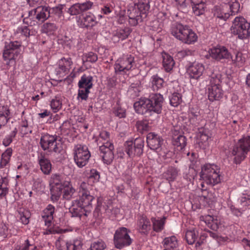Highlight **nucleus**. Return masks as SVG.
<instances>
[{"mask_svg":"<svg viewBox=\"0 0 250 250\" xmlns=\"http://www.w3.org/2000/svg\"><path fill=\"white\" fill-rule=\"evenodd\" d=\"M89 185L85 182L81 183L79 188V200L72 201L69 211L72 217L88 216L92 209V202L94 197L88 190Z\"/></svg>","mask_w":250,"mask_h":250,"instance_id":"f257e3e1","label":"nucleus"},{"mask_svg":"<svg viewBox=\"0 0 250 250\" xmlns=\"http://www.w3.org/2000/svg\"><path fill=\"white\" fill-rule=\"evenodd\" d=\"M200 177L206 184L215 186L222 180L220 167L214 164H205L201 167Z\"/></svg>","mask_w":250,"mask_h":250,"instance_id":"f03ea898","label":"nucleus"},{"mask_svg":"<svg viewBox=\"0 0 250 250\" xmlns=\"http://www.w3.org/2000/svg\"><path fill=\"white\" fill-rule=\"evenodd\" d=\"M50 10L47 6H38L29 11L28 16L23 19V22L30 26L38 25L39 22H43L49 17Z\"/></svg>","mask_w":250,"mask_h":250,"instance_id":"7ed1b4c3","label":"nucleus"},{"mask_svg":"<svg viewBox=\"0 0 250 250\" xmlns=\"http://www.w3.org/2000/svg\"><path fill=\"white\" fill-rule=\"evenodd\" d=\"M250 150V136L240 139L230 151V156H234V163L240 164L245 159Z\"/></svg>","mask_w":250,"mask_h":250,"instance_id":"20e7f679","label":"nucleus"},{"mask_svg":"<svg viewBox=\"0 0 250 250\" xmlns=\"http://www.w3.org/2000/svg\"><path fill=\"white\" fill-rule=\"evenodd\" d=\"M150 6L148 2L139 1L135 4L133 8L129 10L128 17L129 24L132 26L136 25L146 18Z\"/></svg>","mask_w":250,"mask_h":250,"instance_id":"39448f33","label":"nucleus"},{"mask_svg":"<svg viewBox=\"0 0 250 250\" xmlns=\"http://www.w3.org/2000/svg\"><path fill=\"white\" fill-rule=\"evenodd\" d=\"M231 31L239 39H247L250 36V23L242 16L236 17L232 22Z\"/></svg>","mask_w":250,"mask_h":250,"instance_id":"423d86ee","label":"nucleus"},{"mask_svg":"<svg viewBox=\"0 0 250 250\" xmlns=\"http://www.w3.org/2000/svg\"><path fill=\"white\" fill-rule=\"evenodd\" d=\"M221 76L219 74H213L210 79L208 87V97L210 101L219 100L223 97V91L220 84Z\"/></svg>","mask_w":250,"mask_h":250,"instance_id":"0eeeda50","label":"nucleus"},{"mask_svg":"<svg viewBox=\"0 0 250 250\" xmlns=\"http://www.w3.org/2000/svg\"><path fill=\"white\" fill-rule=\"evenodd\" d=\"M135 67L134 57L130 55H124L119 58L114 65L116 75H125Z\"/></svg>","mask_w":250,"mask_h":250,"instance_id":"6e6552de","label":"nucleus"},{"mask_svg":"<svg viewBox=\"0 0 250 250\" xmlns=\"http://www.w3.org/2000/svg\"><path fill=\"white\" fill-rule=\"evenodd\" d=\"M129 233L130 230L125 227L120 228L115 231L113 242L116 248L122 249L132 244L133 240L131 238Z\"/></svg>","mask_w":250,"mask_h":250,"instance_id":"1a4fd4ad","label":"nucleus"},{"mask_svg":"<svg viewBox=\"0 0 250 250\" xmlns=\"http://www.w3.org/2000/svg\"><path fill=\"white\" fill-rule=\"evenodd\" d=\"M93 77L90 75H83L78 83L79 87L77 99L79 101H86L90 93V89L93 86Z\"/></svg>","mask_w":250,"mask_h":250,"instance_id":"9d476101","label":"nucleus"},{"mask_svg":"<svg viewBox=\"0 0 250 250\" xmlns=\"http://www.w3.org/2000/svg\"><path fill=\"white\" fill-rule=\"evenodd\" d=\"M146 142L149 148L155 150L160 156L167 158V155H169V151L162 147L163 139L160 136L154 132H150L147 135Z\"/></svg>","mask_w":250,"mask_h":250,"instance_id":"9b49d317","label":"nucleus"},{"mask_svg":"<svg viewBox=\"0 0 250 250\" xmlns=\"http://www.w3.org/2000/svg\"><path fill=\"white\" fill-rule=\"evenodd\" d=\"M74 160L76 165L80 168L87 165L91 156L90 152L86 146L78 144L73 149Z\"/></svg>","mask_w":250,"mask_h":250,"instance_id":"f8f14e48","label":"nucleus"},{"mask_svg":"<svg viewBox=\"0 0 250 250\" xmlns=\"http://www.w3.org/2000/svg\"><path fill=\"white\" fill-rule=\"evenodd\" d=\"M40 145L43 150L49 152L58 153L60 151V145L58 141V136L48 134H42L40 139Z\"/></svg>","mask_w":250,"mask_h":250,"instance_id":"ddd939ff","label":"nucleus"},{"mask_svg":"<svg viewBox=\"0 0 250 250\" xmlns=\"http://www.w3.org/2000/svg\"><path fill=\"white\" fill-rule=\"evenodd\" d=\"M21 46L20 42H11L5 44L3 52V58L6 62V64L9 65L11 62H14L20 55L19 47Z\"/></svg>","mask_w":250,"mask_h":250,"instance_id":"4468645a","label":"nucleus"},{"mask_svg":"<svg viewBox=\"0 0 250 250\" xmlns=\"http://www.w3.org/2000/svg\"><path fill=\"white\" fill-rule=\"evenodd\" d=\"M63 181L59 174L52 175L50 180L51 199L53 202H57L60 199L62 190Z\"/></svg>","mask_w":250,"mask_h":250,"instance_id":"2eb2a0df","label":"nucleus"},{"mask_svg":"<svg viewBox=\"0 0 250 250\" xmlns=\"http://www.w3.org/2000/svg\"><path fill=\"white\" fill-rule=\"evenodd\" d=\"M125 151L129 157L140 156L143 152L144 141L142 138H136L134 142L126 141L125 144Z\"/></svg>","mask_w":250,"mask_h":250,"instance_id":"dca6fc26","label":"nucleus"},{"mask_svg":"<svg viewBox=\"0 0 250 250\" xmlns=\"http://www.w3.org/2000/svg\"><path fill=\"white\" fill-rule=\"evenodd\" d=\"M205 71L204 65L202 63L193 62L187 67L186 75L190 79L198 80Z\"/></svg>","mask_w":250,"mask_h":250,"instance_id":"f3484780","label":"nucleus"},{"mask_svg":"<svg viewBox=\"0 0 250 250\" xmlns=\"http://www.w3.org/2000/svg\"><path fill=\"white\" fill-rule=\"evenodd\" d=\"M209 56L217 61L222 59L231 58V55L228 49L221 45H217L210 48L208 51Z\"/></svg>","mask_w":250,"mask_h":250,"instance_id":"a211bd4d","label":"nucleus"},{"mask_svg":"<svg viewBox=\"0 0 250 250\" xmlns=\"http://www.w3.org/2000/svg\"><path fill=\"white\" fill-rule=\"evenodd\" d=\"M78 25L82 28H92L96 25L98 22L95 16L91 12H87L82 18H77Z\"/></svg>","mask_w":250,"mask_h":250,"instance_id":"6ab92c4d","label":"nucleus"},{"mask_svg":"<svg viewBox=\"0 0 250 250\" xmlns=\"http://www.w3.org/2000/svg\"><path fill=\"white\" fill-rule=\"evenodd\" d=\"M135 227L137 230L142 235H147L151 229L149 220L144 215H140L137 220Z\"/></svg>","mask_w":250,"mask_h":250,"instance_id":"aec40b11","label":"nucleus"},{"mask_svg":"<svg viewBox=\"0 0 250 250\" xmlns=\"http://www.w3.org/2000/svg\"><path fill=\"white\" fill-rule=\"evenodd\" d=\"M114 146L112 143H107V145L100 146L99 150L103 161L107 165L110 164L114 158L113 150Z\"/></svg>","mask_w":250,"mask_h":250,"instance_id":"412c9836","label":"nucleus"},{"mask_svg":"<svg viewBox=\"0 0 250 250\" xmlns=\"http://www.w3.org/2000/svg\"><path fill=\"white\" fill-rule=\"evenodd\" d=\"M72 64L73 62L70 58H62L57 62L56 68L57 74L62 76L68 74Z\"/></svg>","mask_w":250,"mask_h":250,"instance_id":"4be33fe9","label":"nucleus"},{"mask_svg":"<svg viewBox=\"0 0 250 250\" xmlns=\"http://www.w3.org/2000/svg\"><path fill=\"white\" fill-rule=\"evenodd\" d=\"M201 223L206 225L213 230L216 231L222 226L220 219L216 216L205 215L200 217Z\"/></svg>","mask_w":250,"mask_h":250,"instance_id":"5701e85b","label":"nucleus"},{"mask_svg":"<svg viewBox=\"0 0 250 250\" xmlns=\"http://www.w3.org/2000/svg\"><path fill=\"white\" fill-rule=\"evenodd\" d=\"M179 127L176 126L171 130L173 135L172 143L173 146L177 147L178 149L182 150L186 146L187 139L184 136L179 134Z\"/></svg>","mask_w":250,"mask_h":250,"instance_id":"b1692460","label":"nucleus"},{"mask_svg":"<svg viewBox=\"0 0 250 250\" xmlns=\"http://www.w3.org/2000/svg\"><path fill=\"white\" fill-rule=\"evenodd\" d=\"M189 27L179 22H175L170 27V33L176 39L181 41Z\"/></svg>","mask_w":250,"mask_h":250,"instance_id":"393cba45","label":"nucleus"},{"mask_svg":"<svg viewBox=\"0 0 250 250\" xmlns=\"http://www.w3.org/2000/svg\"><path fill=\"white\" fill-rule=\"evenodd\" d=\"M132 32V30L128 27L119 28L113 32L112 41L114 42H118L127 39Z\"/></svg>","mask_w":250,"mask_h":250,"instance_id":"a878e982","label":"nucleus"},{"mask_svg":"<svg viewBox=\"0 0 250 250\" xmlns=\"http://www.w3.org/2000/svg\"><path fill=\"white\" fill-rule=\"evenodd\" d=\"M149 104L148 99L142 98L134 104V109L137 113L144 114L147 112H149Z\"/></svg>","mask_w":250,"mask_h":250,"instance_id":"bb28decb","label":"nucleus"},{"mask_svg":"<svg viewBox=\"0 0 250 250\" xmlns=\"http://www.w3.org/2000/svg\"><path fill=\"white\" fill-rule=\"evenodd\" d=\"M211 137V133L209 129L201 128L199 130L198 134V143L201 147L204 148L208 145V140Z\"/></svg>","mask_w":250,"mask_h":250,"instance_id":"cd10ccee","label":"nucleus"},{"mask_svg":"<svg viewBox=\"0 0 250 250\" xmlns=\"http://www.w3.org/2000/svg\"><path fill=\"white\" fill-rule=\"evenodd\" d=\"M55 208L51 204H49L43 209L42 216L45 222L46 226H50L52 221L54 218Z\"/></svg>","mask_w":250,"mask_h":250,"instance_id":"c85d7f7f","label":"nucleus"},{"mask_svg":"<svg viewBox=\"0 0 250 250\" xmlns=\"http://www.w3.org/2000/svg\"><path fill=\"white\" fill-rule=\"evenodd\" d=\"M228 7L226 4L216 6L214 8V15L219 19L227 20L230 15V13L228 12Z\"/></svg>","mask_w":250,"mask_h":250,"instance_id":"c756f323","label":"nucleus"},{"mask_svg":"<svg viewBox=\"0 0 250 250\" xmlns=\"http://www.w3.org/2000/svg\"><path fill=\"white\" fill-rule=\"evenodd\" d=\"M148 100H150V104H156L154 108L156 113L160 114L162 111V104L164 101L163 95L158 93L152 94Z\"/></svg>","mask_w":250,"mask_h":250,"instance_id":"7c9ffc66","label":"nucleus"},{"mask_svg":"<svg viewBox=\"0 0 250 250\" xmlns=\"http://www.w3.org/2000/svg\"><path fill=\"white\" fill-rule=\"evenodd\" d=\"M62 189L63 198L66 200H70L75 197L76 191L75 188L72 187L71 182L68 181H65L63 183Z\"/></svg>","mask_w":250,"mask_h":250,"instance_id":"2f4dec72","label":"nucleus"},{"mask_svg":"<svg viewBox=\"0 0 250 250\" xmlns=\"http://www.w3.org/2000/svg\"><path fill=\"white\" fill-rule=\"evenodd\" d=\"M38 162L42 171L44 174H49L52 169V165L50 160L43 156H41L38 158Z\"/></svg>","mask_w":250,"mask_h":250,"instance_id":"473e14b6","label":"nucleus"},{"mask_svg":"<svg viewBox=\"0 0 250 250\" xmlns=\"http://www.w3.org/2000/svg\"><path fill=\"white\" fill-rule=\"evenodd\" d=\"M198 39L197 34L190 27L186 32L181 42L183 43L191 44L195 43Z\"/></svg>","mask_w":250,"mask_h":250,"instance_id":"72a5a7b5","label":"nucleus"},{"mask_svg":"<svg viewBox=\"0 0 250 250\" xmlns=\"http://www.w3.org/2000/svg\"><path fill=\"white\" fill-rule=\"evenodd\" d=\"M10 114L9 108L7 105L0 106V128L8 122Z\"/></svg>","mask_w":250,"mask_h":250,"instance_id":"f704fd0d","label":"nucleus"},{"mask_svg":"<svg viewBox=\"0 0 250 250\" xmlns=\"http://www.w3.org/2000/svg\"><path fill=\"white\" fill-rule=\"evenodd\" d=\"M163 65L167 72H170L173 68L175 62L173 58L167 53H162Z\"/></svg>","mask_w":250,"mask_h":250,"instance_id":"c9c22d12","label":"nucleus"},{"mask_svg":"<svg viewBox=\"0 0 250 250\" xmlns=\"http://www.w3.org/2000/svg\"><path fill=\"white\" fill-rule=\"evenodd\" d=\"M164 81L163 78L157 75H153L151 77L150 85L154 91H158L163 87Z\"/></svg>","mask_w":250,"mask_h":250,"instance_id":"e433bc0d","label":"nucleus"},{"mask_svg":"<svg viewBox=\"0 0 250 250\" xmlns=\"http://www.w3.org/2000/svg\"><path fill=\"white\" fill-rule=\"evenodd\" d=\"M178 174V170L175 167H169L167 170L164 172L163 175L164 178L169 182H173L177 178Z\"/></svg>","mask_w":250,"mask_h":250,"instance_id":"4c0bfd02","label":"nucleus"},{"mask_svg":"<svg viewBox=\"0 0 250 250\" xmlns=\"http://www.w3.org/2000/svg\"><path fill=\"white\" fill-rule=\"evenodd\" d=\"M165 219V217L151 218V222L153 225V229L154 231L159 232L164 229Z\"/></svg>","mask_w":250,"mask_h":250,"instance_id":"58836bf2","label":"nucleus"},{"mask_svg":"<svg viewBox=\"0 0 250 250\" xmlns=\"http://www.w3.org/2000/svg\"><path fill=\"white\" fill-rule=\"evenodd\" d=\"M58 29V27L54 23L46 22L42 27V32L48 36L54 35Z\"/></svg>","mask_w":250,"mask_h":250,"instance_id":"ea45409f","label":"nucleus"},{"mask_svg":"<svg viewBox=\"0 0 250 250\" xmlns=\"http://www.w3.org/2000/svg\"><path fill=\"white\" fill-rule=\"evenodd\" d=\"M12 154V149L11 148H7L1 155V159L0 162V167L7 168L9 162Z\"/></svg>","mask_w":250,"mask_h":250,"instance_id":"a19ab883","label":"nucleus"},{"mask_svg":"<svg viewBox=\"0 0 250 250\" xmlns=\"http://www.w3.org/2000/svg\"><path fill=\"white\" fill-rule=\"evenodd\" d=\"M110 134L106 131H101L99 136L96 138L95 141L97 145L100 146L107 145V143H111L109 140Z\"/></svg>","mask_w":250,"mask_h":250,"instance_id":"79ce46f5","label":"nucleus"},{"mask_svg":"<svg viewBox=\"0 0 250 250\" xmlns=\"http://www.w3.org/2000/svg\"><path fill=\"white\" fill-rule=\"evenodd\" d=\"M51 108L54 113L58 112L62 106V97L61 95H57L50 102Z\"/></svg>","mask_w":250,"mask_h":250,"instance_id":"37998d69","label":"nucleus"},{"mask_svg":"<svg viewBox=\"0 0 250 250\" xmlns=\"http://www.w3.org/2000/svg\"><path fill=\"white\" fill-rule=\"evenodd\" d=\"M82 246V242L79 239H75L66 242L67 250H80Z\"/></svg>","mask_w":250,"mask_h":250,"instance_id":"c03bdc74","label":"nucleus"},{"mask_svg":"<svg viewBox=\"0 0 250 250\" xmlns=\"http://www.w3.org/2000/svg\"><path fill=\"white\" fill-rule=\"evenodd\" d=\"M199 232L195 229L188 230L186 233V238L189 245H192L197 240Z\"/></svg>","mask_w":250,"mask_h":250,"instance_id":"a18cd8bd","label":"nucleus"},{"mask_svg":"<svg viewBox=\"0 0 250 250\" xmlns=\"http://www.w3.org/2000/svg\"><path fill=\"white\" fill-rule=\"evenodd\" d=\"M165 249H174L178 246V242L175 236L165 238L164 240Z\"/></svg>","mask_w":250,"mask_h":250,"instance_id":"49530a36","label":"nucleus"},{"mask_svg":"<svg viewBox=\"0 0 250 250\" xmlns=\"http://www.w3.org/2000/svg\"><path fill=\"white\" fill-rule=\"evenodd\" d=\"M19 217L21 223L24 225H27L29 222V217L30 216L28 210L24 208H20L18 210Z\"/></svg>","mask_w":250,"mask_h":250,"instance_id":"de8ad7c7","label":"nucleus"},{"mask_svg":"<svg viewBox=\"0 0 250 250\" xmlns=\"http://www.w3.org/2000/svg\"><path fill=\"white\" fill-rule=\"evenodd\" d=\"M241 206L245 208L250 206V190H246L240 198Z\"/></svg>","mask_w":250,"mask_h":250,"instance_id":"09e8293b","label":"nucleus"},{"mask_svg":"<svg viewBox=\"0 0 250 250\" xmlns=\"http://www.w3.org/2000/svg\"><path fill=\"white\" fill-rule=\"evenodd\" d=\"M206 4L204 2H200L192 4L193 12L196 16L203 14L205 11Z\"/></svg>","mask_w":250,"mask_h":250,"instance_id":"8fccbe9b","label":"nucleus"},{"mask_svg":"<svg viewBox=\"0 0 250 250\" xmlns=\"http://www.w3.org/2000/svg\"><path fill=\"white\" fill-rule=\"evenodd\" d=\"M231 59L232 63L239 67L242 66L245 62V58L240 52H237L235 54V58L233 59L231 57Z\"/></svg>","mask_w":250,"mask_h":250,"instance_id":"3c124183","label":"nucleus"},{"mask_svg":"<svg viewBox=\"0 0 250 250\" xmlns=\"http://www.w3.org/2000/svg\"><path fill=\"white\" fill-rule=\"evenodd\" d=\"M106 245L104 241L98 240L91 243L90 248L87 250H104Z\"/></svg>","mask_w":250,"mask_h":250,"instance_id":"603ef678","label":"nucleus"},{"mask_svg":"<svg viewBox=\"0 0 250 250\" xmlns=\"http://www.w3.org/2000/svg\"><path fill=\"white\" fill-rule=\"evenodd\" d=\"M212 201V195L211 193L208 192L207 194L206 195L205 192L204 195L199 196V203L201 205L204 206L209 205Z\"/></svg>","mask_w":250,"mask_h":250,"instance_id":"864d4df0","label":"nucleus"},{"mask_svg":"<svg viewBox=\"0 0 250 250\" xmlns=\"http://www.w3.org/2000/svg\"><path fill=\"white\" fill-rule=\"evenodd\" d=\"M169 101L172 106L177 107L182 102V96L178 93H174L170 97Z\"/></svg>","mask_w":250,"mask_h":250,"instance_id":"5fc2aeb1","label":"nucleus"},{"mask_svg":"<svg viewBox=\"0 0 250 250\" xmlns=\"http://www.w3.org/2000/svg\"><path fill=\"white\" fill-rule=\"evenodd\" d=\"M83 62H89L91 63L95 62L98 60V56L96 54L93 52L85 53L83 56Z\"/></svg>","mask_w":250,"mask_h":250,"instance_id":"6e6d98bb","label":"nucleus"},{"mask_svg":"<svg viewBox=\"0 0 250 250\" xmlns=\"http://www.w3.org/2000/svg\"><path fill=\"white\" fill-rule=\"evenodd\" d=\"M228 6V12L230 15L235 14L237 13L240 8V4L238 1L234 0L232 1L229 3H226Z\"/></svg>","mask_w":250,"mask_h":250,"instance_id":"4d7b16f0","label":"nucleus"},{"mask_svg":"<svg viewBox=\"0 0 250 250\" xmlns=\"http://www.w3.org/2000/svg\"><path fill=\"white\" fill-rule=\"evenodd\" d=\"M17 133V129L16 128H15L9 134L5 137L3 140L2 144L5 146H8L12 143L13 139L16 136Z\"/></svg>","mask_w":250,"mask_h":250,"instance_id":"13d9d810","label":"nucleus"},{"mask_svg":"<svg viewBox=\"0 0 250 250\" xmlns=\"http://www.w3.org/2000/svg\"><path fill=\"white\" fill-rule=\"evenodd\" d=\"M67 12L71 16H75L82 13L79 3H77L72 5L68 8Z\"/></svg>","mask_w":250,"mask_h":250,"instance_id":"bf43d9fd","label":"nucleus"},{"mask_svg":"<svg viewBox=\"0 0 250 250\" xmlns=\"http://www.w3.org/2000/svg\"><path fill=\"white\" fill-rule=\"evenodd\" d=\"M197 171L193 168H189L188 173L184 174V178L188 181L192 182L197 175Z\"/></svg>","mask_w":250,"mask_h":250,"instance_id":"052dcab7","label":"nucleus"},{"mask_svg":"<svg viewBox=\"0 0 250 250\" xmlns=\"http://www.w3.org/2000/svg\"><path fill=\"white\" fill-rule=\"evenodd\" d=\"M136 127L138 131L143 133L148 129L149 125L146 121H139L136 123Z\"/></svg>","mask_w":250,"mask_h":250,"instance_id":"680f3d73","label":"nucleus"},{"mask_svg":"<svg viewBox=\"0 0 250 250\" xmlns=\"http://www.w3.org/2000/svg\"><path fill=\"white\" fill-rule=\"evenodd\" d=\"M113 112L119 118H125L126 115L125 109L122 108L118 104H117L116 106L114 107Z\"/></svg>","mask_w":250,"mask_h":250,"instance_id":"e2e57ef3","label":"nucleus"},{"mask_svg":"<svg viewBox=\"0 0 250 250\" xmlns=\"http://www.w3.org/2000/svg\"><path fill=\"white\" fill-rule=\"evenodd\" d=\"M190 121L193 124L196 125L199 124L202 121V117L198 111L191 112L190 115Z\"/></svg>","mask_w":250,"mask_h":250,"instance_id":"0e129e2a","label":"nucleus"},{"mask_svg":"<svg viewBox=\"0 0 250 250\" xmlns=\"http://www.w3.org/2000/svg\"><path fill=\"white\" fill-rule=\"evenodd\" d=\"M100 177V173L97 170L92 169L90 170L89 176L90 181H92L93 183L97 182L99 181Z\"/></svg>","mask_w":250,"mask_h":250,"instance_id":"69168bd1","label":"nucleus"},{"mask_svg":"<svg viewBox=\"0 0 250 250\" xmlns=\"http://www.w3.org/2000/svg\"><path fill=\"white\" fill-rule=\"evenodd\" d=\"M16 32L27 37L30 35V30L26 26H21L18 27Z\"/></svg>","mask_w":250,"mask_h":250,"instance_id":"338daca9","label":"nucleus"},{"mask_svg":"<svg viewBox=\"0 0 250 250\" xmlns=\"http://www.w3.org/2000/svg\"><path fill=\"white\" fill-rule=\"evenodd\" d=\"M36 247L29 243L28 239L26 240L24 243L22 244L21 247L18 250H35Z\"/></svg>","mask_w":250,"mask_h":250,"instance_id":"774afa93","label":"nucleus"}]
</instances>
